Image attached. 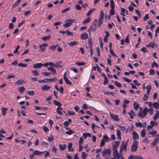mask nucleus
Returning a JSON list of instances; mask_svg holds the SVG:
<instances>
[{
    "mask_svg": "<svg viewBox=\"0 0 159 159\" xmlns=\"http://www.w3.org/2000/svg\"><path fill=\"white\" fill-rule=\"evenodd\" d=\"M148 109L147 107H145L143 111H142V113L143 115H142L141 111H140V112L137 114V116L139 117L142 118H144L146 116L147 114V112H148Z\"/></svg>",
    "mask_w": 159,
    "mask_h": 159,
    "instance_id": "1",
    "label": "nucleus"
},
{
    "mask_svg": "<svg viewBox=\"0 0 159 159\" xmlns=\"http://www.w3.org/2000/svg\"><path fill=\"white\" fill-rule=\"evenodd\" d=\"M76 20L75 19H68L66 20V21L69 22L67 23H66L64 24L63 26L65 28H67L70 26L72 23L75 22Z\"/></svg>",
    "mask_w": 159,
    "mask_h": 159,
    "instance_id": "2",
    "label": "nucleus"
},
{
    "mask_svg": "<svg viewBox=\"0 0 159 159\" xmlns=\"http://www.w3.org/2000/svg\"><path fill=\"white\" fill-rule=\"evenodd\" d=\"M138 142L137 140H134L133 142V144L132 145L131 151L133 152H135L137 150L138 148Z\"/></svg>",
    "mask_w": 159,
    "mask_h": 159,
    "instance_id": "3",
    "label": "nucleus"
},
{
    "mask_svg": "<svg viewBox=\"0 0 159 159\" xmlns=\"http://www.w3.org/2000/svg\"><path fill=\"white\" fill-rule=\"evenodd\" d=\"M125 142L123 141L122 142V144L121 145L120 148V154H121L122 152L125 150V151L127 150V146L124 144Z\"/></svg>",
    "mask_w": 159,
    "mask_h": 159,
    "instance_id": "4",
    "label": "nucleus"
},
{
    "mask_svg": "<svg viewBox=\"0 0 159 159\" xmlns=\"http://www.w3.org/2000/svg\"><path fill=\"white\" fill-rule=\"evenodd\" d=\"M113 154L114 157L115 159H120V155L118 153L117 148H114L113 150Z\"/></svg>",
    "mask_w": 159,
    "mask_h": 159,
    "instance_id": "5",
    "label": "nucleus"
},
{
    "mask_svg": "<svg viewBox=\"0 0 159 159\" xmlns=\"http://www.w3.org/2000/svg\"><path fill=\"white\" fill-rule=\"evenodd\" d=\"M48 45V43H45L40 45L39 46V48H40L39 51L42 52H45L46 50L45 47H47Z\"/></svg>",
    "mask_w": 159,
    "mask_h": 159,
    "instance_id": "6",
    "label": "nucleus"
},
{
    "mask_svg": "<svg viewBox=\"0 0 159 159\" xmlns=\"http://www.w3.org/2000/svg\"><path fill=\"white\" fill-rule=\"evenodd\" d=\"M97 25L95 24H92L91 26L90 27L89 29L87 30V31L90 33V32L91 31L92 32L95 31L97 29Z\"/></svg>",
    "mask_w": 159,
    "mask_h": 159,
    "instance_id": "7",
    "label": "nucleus"
},
{
    "mask_svg": "<svg viewBox=\"0 0 159 159\" xmlns=\"http://www.w3.org/2000/svg\"><path fill=\"white\" fill-rule=\"evenodd\" d=\"M111 152V150L110 149H105L102 152V155L103 157H105L106 156L109 154Z\"/></svg>",
    "mask_w": 159,
    "mask_h": 159,
    "instance_id": "8",
    "label": "nucleus"
},
{
    "mask_svg": "<svg viewBox=\"0 0 159 159\" xmlns=\"http://www.w3.org/2000/svg\"><path fill=\"white\" fill-rule=\"evenodd\" d=\"M133 139L134 140L139 139V135L134 131H133Z\"/></svg>",
    "mask_w": 159,
    "mask_h": 159,
    "instance_id": "9",
    "label": "nucleus"
},
{
    "mask_svg": "<svg viewBox=\"0 0 159 159\" xmlns=\"http://www.w3.org/2000/svg\"><path fill=\"white\" fill-rule=\"evenodd\" d=\"M110 116L112 119L117 121L119 120L118 117L117 115H114L111 113H110Z\"/></svg>",
    "mask_w": 159,
    "mask_h": 159,
    "instance_id": "10",
    "label": "nucleus"
},
{
    "mask_svg": "<svg viewBox=\"0 0 159 159\" xmlns=\"http://www.w3.org/2000/svg\"><path fill=\"white\" fill-rule=\"evenodd\" d=\"M66 145L65 144H60L59 145V147L60 148V149L62 151L65 150V149L66 148Z\"/></svg>",
    "mask_w": 159,
    "mask_h": 159,
    "instance_id": "11",
    "label": "nucleus"
},
{
    "mask_svg": "<svg viewBox=\"0 0 159 159\" xmlns=\"http://www.w3.org/2000/svg\"><path fill=\"white\" fill-rule=\"evenodd\" d=\"M43 66V64L41 63H38L34 65L33 68L35 69L40 68Z\"/></svg>",
    "mask_w": 159,
    "mask_h": 159,
    "instance_id": "12",
    "label": "nucleus"
},
{
    "mask_svg": "<svg viewBox=\"0 0 159 159\" xmlns=\"http://www.w3.org/2000/svg\"><path fill=\"white\" fill-rule=\"evenodd\" d=\"M50 86H48L47 85H43L41 88V89L43 90H48L51 88Z\"/></svg>",
    "mask_w": 159,
    "mask_h": 159,
    "instance_id": "13",
    "label": "nucleus"
},
{
    "mask_svg": "<svg viewBox=\"0 0 159 159\" xmlns=\"http://www.w3.org/2000/svg\"><path fill=\"white\" fill-rule=\"evenodd\" d=\"M88 34L86 33H84L81 35V38L82 39H87L88 38Z\"/></svg>",
    "mask_w": 159,
    "mask_h": 159,
    "instance_id": "14",
    "label": "nucleus"
},
{
    "mask_svg": "<svg viewBox=\"0 0 159 159\" xmlns=\"http://www.w3.org/2000/svg\"><path fill=\"white\" fill-rule=\"evenodd\" d=\"M156 113L155 116L153 117L154 120H156L159 118V112L158 111H156Z\"/></svg>",
    "mask_w": 159,
    "mask_h": 159,
    "instance_id": "15",
    "label": "nucleus"
},
{
    "mask_svg": "<svg viewBox=\"0 0 159 159\" xmlns=\"http://www.w3.org/2000/svg\"><path fill=\"white\" fill-rule=\"evenodd\" d=\"M63 109V108L62 107L59 106L57 107V109L56 110V111L58 114H60V115H62V112L60 111V110L62 111V110Z\"/></svg>",
    "mask_w": 159,
    "mask_h": 159,
    "instance_id": "16",
    "label": "nucleus"
},
{
    "mask_svg": "<svg viewBox=\"0 0 159 159\" xmlns=\"http://www.w3.org/2000/svg\"><path fill=\"white\" fill-rule=\"evenodd\" d=\"M61 63L62 62L61 61L57 62L55 64L54 67L57 68L61 67L62 66V65H61Z\"/></svg>",
    "mask_w": 159,
    "mask_h": 159,
    "instance_id": "17",
    "label": "nucleus"
},
{
    "mask_svg": "<svg viewBox=\"0 0 159 159\" xmlns=\"http://www.w3.org/2000/svg\"><path fill=\"white\" fill-rule=\"evenodd\" d=\"M47 69L48 70H51L53 74H56V69L50 66L47 67Z\"/></svg>",
    "mask_w": 159,
    "mask_h": 159,
    "instance_id": "18",
    "label": "nucleus"
},
{
    "mask_svg": "<svg viewBox=\"0 0 159 159\" xmlns=\"http://www.w3.org/2000/svg\"><path fill=\"white\" fill-rule=\"evenodd\" d=\"M146 89H147V91L146 92V94L147 95H149V93L151 89V87L150 85H148L146 86Z\"/></svg>",
    "mask_w": 159,
    "mask_h": 159,
    "instance_id": "19",
    "label": "nucleus"
},
{
    "mask_svg": "<svg viewBox=\"0 0 159 159\" xmlns=\"http://www.w3.org/2000/svg\"><path fill=\"white\" fill-rule=\"evenodd\" d=\"M155 43L154 42H151L147 45V47H151L152 48H153L155 47Z\"/></svg>",
    "mask_w": 159,
    "mask_h": 159,
    "instance_id": "20",
    "label": "nucleus"
},
{
    "mask_svg": "<svg viewBox=\"0 0 159 159\" xmlns=\"http://www.w3.org/2000/svg\"><path fill=\"white\" fill-rule=\"evenodd\" d=\"M53 102L55 105L58 106V107L62 105V104L60 102L56 100H54L53 101Z\"/></svg>",
    "mask_w": 159,
    "mask_h": 159,
    "instance_id": "21",
    "label": "nucleus"
},
{
    "mask_svg": "<svg viewBox=\"0 0 159 159\" xmlns=\"http://www.w3.org/2000/svg\"><path fill=\"white\" fill-rule=\"evenodd\" d=\"M44 152H45V151L43 152H40V151H39L38 150H35L34 151L33 153H34V155H39L43 153Z\"/></svg>",
    "mask_w": 159,
    "mask_h": 159,
    "instance_id": "22",
    "label": "nucleus"
},
{
    "mask_svg": "<svg viewBox=\"0 0 159 159\" xmlns=\"http://www.w3.org/2000/svg\"><path fill=\"white\" fill-rule=\"evenodd\" d=\"M7 109V108L4 107H2V112L3 116H5L6 115Z\"/></svg>",
    "mask_w": 159,
    "mask_h": 159,
    "instance_id": "23",
    "label": "nucleus"
},
{
    "mask_svg": "<svg viewBox=\"0 0 159 159\" xmlns=\"http://www.w3.org/2000/svg\"><path fill=\"white\" fill-rule=\"evenodd\" d=\"M114 144L113 145L114 148H117L119 145L120 141H115L114 142Z\"/></svg>",
    "mask_w": 159,
    "mask_h": 159,
    "instance_id": "24",
    "label": "nucleus"
},
{
    "mask_svg": "<svg viewBox=\"0 0 159 159\" xmlns=\"http://www.w3.org/2000/svg\"><path fill=\"white\" fill-rule=\"evenodd\" d=\"M153 105L155 109L157 110L159 108V104L157 102H154L153 103Z\"/></svg>",
    "mask_w": 159,
    "mask_h": 159,
    "instance_id": "25",
    "label": "nucleus"
},
{
    "mask_svg": "<svg viewBox=\"0 0 159 159\" xmlns=\"http://www.w3.org/2000/svg\"><path fill=\"white\" fill-rule=\"evenodd\" d=\"M51 38V36L50 35H49L48 36H44L42 38V40L44 41H46L47 40Z\"/></svg>",
    "mask_w": 159,
    "mask_h": 159,
    "instance_id": "26",
    "label": "nucleus"
},
{
    "mask_svg": "<svg viewBox=\"0 0 159 159\" xmlns=\"http://www.w3.org/2000/svg\"><path fill=\"white\" fill-rule=\"evenodd\" d=\"M25 83V82L23 80H18L16 82V84L18 85H20Z\"/></svg>",
    "mask_w": 159,
    "mask_h": 159,
    "instance_id": "27",
    "label": "nucleus"
},
{
    "mask_svg": "<svg viewBox=\"0 0 159 159\" xmlns=\"http://www.w3.org/2000/svg\"><path fill=\"white\" fill-rule=\"evenodd\" d=\"M72 147V143H69L68 146V151L70 152L71 151V152H73L74 150V149L72 148L71 149V148Z\"/></svg>",
    "mask_w": 159,
    "mask_h": 159,
    "instance_id": "28",
    "label": "nucleus"
},
{
    "mask_svg": "<svg viewBox=\"0 0 159 159\" xmlns=\"http://www.w3.org/2000/svg\"><path fill=\"white\" fill-rule=\"evenodd\" d=\"M117 133V138L118 139H119L120 140H121V132L120 131V130L119 129H118L116 131Z\"/></svg>",
    "mask_w": 159,
    "mask_h": 159,
    "instance_id": "29",
    "label": "nucleus"
},
{
    "mask_svg": "<svg viewBox=\"0 0 159 159\" xmlns=\"http://www.w3.org/2000/svg\"><path fill=\"white\" fill-rule=\"evenodd\" d=\"M18 89H19V92L21 93H22L23 92H24L25 90V89L23 86H21L20 87H19L18 88Z\"/></svg>",
    "mask_w": 159,
    "mask_h": 159,
    "instance_id": "30",
    "label": "nucleus"
},
{
    "mask_svg": "<svg viewBox=\"0 0 159 159\" xmlns=\"http://www.w3.org/2000/svg\"><path fill=\"white\" fill-rule=\"evenodd\" d=\"M48 81V78H45L41 80H39V82L41 83H47Z\"/></svg>",
    "mask_w": 159,
    "mask_h": 159,
    "instance_id": "31",
    "label": "nucleus"
},
{
    "mask_svg": "<svg viewBox=\"0 0 159 159\" xmlns=\"http://www.w3.org/2000/svg\"><path fill=\"white\" fill-rule=\"evenodd\" d=\"M78 43V42H76L75 41H74L73 42L69 43L68 45L70 46H73L76 45Z\"/></svg>",
    "mask_w": 159,
    "mask_h": 159,
    "instance_id": "32",
    "label": "nucleus"
},
{
    "mask_svg": "<svg viewBox=\"0 0 159 159\" xmlns=\"http://www.w3.org/2000/svg\"><path fill=\"white\" fill-rule=\"evenodd\" d=\"M95 9V8L91 9L88 12L87 14V16H89Z\"/></svg>",
    "mask_w": 159,
    "mask_h": 159,
    "instance_id": "33",
    "label": "nucleus"
},
{
    "mask_svg": "<svg viewBox=\"0 0 159 159\" xmlns=\"http://www.w3.org/2000/svg\"><path fill=\"white\" fill-rule=\"evenodd\" d=\"M18 66L20 67H25L27 66V64L26 63H23L20 62L18 64Z\"/></svg>",
    "mask_w": 159,
    "mask_h": 159,
    "instance_id": "34",
    "label": "nucleus"
},
{
    "mask_svg": "<svg viewBox=\"0 0 159 159\" xmlns=\"http://www.w3.org/2000/svg\"><path fill=\"white\" fill-rule=\"evenodd\" d=\"M104 18V13L102 10H101L100 11V16L99 19L101 20H103Z\"/></svg>",
    "mask_w": 159,
    "mask_h": 159,
    "instance_id": "35",
    "label": "nucleus"
},
{
    "mask_svg": "<svg viewBox=\"0 0 159 159\" xmlns=\"http://www.w3.org/2000/svg\"><path fill=\"white\" fill-rule=\"evenodd\" d=\"M75 64L77 66H81L85 65V63L84 62H75Z\"/></svg>",
    "mask_w": 159,
    "mask_h": 159,
    "instance_id": "36",
    "label": "nucleus"
},
{
    "mask_svg": "<svg viewBox=\"0 0 159 159\" xmlns=\"http://www.w3.org/2000/svg\"><path fill=\"white\" fill-rule=\"evenodd\" d=\"M69 131H66V133L67 134H68L69 135H70L72 134H73L74 132V130H70V129H69Z\"/></svg>",
    "mask_w": 159,
    "mask_h": 159,
    "instance_id": "37",
    "label": "nucleus"
},
{
    "mask_svg": "<svg viewBox=\"0 0 159 159\" xmlns=\"http://www.w3.org/2000/svg\"><path fill=\"white\" fill-rule=\"evenodd\" d=\"M90 20V18L89 17L86 18L85 20H84L83 22L84 24H86L89 22Z\"/></svg>",
    "mask_w": 159,
    "mask_h": 159,
    "instance_id": "38",
    "label": "nucleus"
},
{
    "mask_svg": "<svg viewBox=\"0 0 159 159\" xmlns=\"http://www.w3.org/2000/svg\"><path fill=\"white\" fill-rule=\"evenodd\" d=\"M64 79L66 84L69 85H70L72 84V83L67 78H65Z\"/></svg>",
    "mask_w": 159,
    "mask_h": 159,
    "instance_id": "39",
    "label": "nucleus"
},
{
    "mask_svg": "<svg viewBox=\"0 0 159 159\" xmlns=\"http://www.w3.org/2000/svg\"><path fill=\"white\" fill-rule=\"evenodd\" d=\"M134 107L135 110H137L139 107V105L136 102H134L133 103Z\"/></svg>",
    "mask_w": 159,
    "mask_h": 159,
    "instance_id": "40",
    "label": "nucleus"
},
{
    "mask_svg": "<svg viewBox=\"0 0 159 159\" xmlns=\"http://www.w3.org/2000/svg\"><path fill=\"white\" fill-rule=\"evenodd\" d=\"M87 154H86L84 152H82L81 157L83 159H85L87 157Z\"/></svg>",
    "mask_w": 159,
    "mask_h": 159,
    "instance_id": "41",
    "label": "nucleus"
},
{
    "mask_svg": "<svg viewBox=\"0 0 159 159\" xmlns=\"http://www.w3.org/2000/svg\"><path fill=\"white\" fill-rule=\"evenodd\" d=\"M67 36H72L73 35V33L70 32L69 30H67L66 31Z\"/></svg>",
    "mask_w": 159,
    "mask_h": 159,
    "instance_id": "42",
    "label": "nucleus"
},
{
    "mask_svg": "<svg viewBox=\"0 0 159 159\" xmlns=\"http://www.w3.org/2000/svg\"><path fill=\"white\" fill-rule=\"evenodd\" d=\"M103 139H104L105 140H106V141L107 142L110 140V139L107 137V135H105L103 137Z\"/></svg>",
    "mask_w": 159,
    "mask_h": 159,
    "instance_id": "43",
    "label": "nucleus"
},
{
    "mask_svg": "<svg viewBox=\"0 0 159 159\" xmlns=\"http://www.w3.org/2000/svg\"><path fill=\"white\" fill-rule=\"evenodd\" d=\"M57 44L55 45H53L49 47V49L52 51H54L55 49L57 47Z\"/></svg>",
    "mask_w": 159,
    "mask_h": 159,
    "instance_id": "44",
    "label": "nucleus"
},
{
    "mask_svg": "<svg viewBox=\"0 0 159 159\" xmlns=\"http://www.w3.org/2000/svg\"><path fill=\"white\" fill-rule=\"evenodd\" d=\"M110 2H111L110 7H111V8H114L115 5H114V3L113 0H111Z\"/></svg>",
    "mask_w": 159,
    "mask_h": 159,
    "instance_id": "45",
    "label": "nucleus"
},
{
    "mask_svg": "<svg viewBox=\"0 0 159 159\" xmlns=\"http://www.w3.org/2000/svg\"><path fill=\"white\" fill-rule=\"evenodd\" d=\"M113 8H111L110 10V13L111 15H114L115 14V11Z\"/></svg>",
    "mask_w": 159,
    "mask_h": 159,
    "instance_id": "46",
    "label": "nucleus"
},
{
    "mask_svg": "<svg viewBox=\"0 0 159 159\" xmlns=\"http://www.w3.org/2000/svg\"><path fill=\"white\" fill-rule=\"evenodd\" d=\"M103 20H101V19H98V26L99 27H100L101 25L103 23Z\"/></svg>",
    "mask_w": 159,
    "mask_h": 159,
    "instance_id": "47",
    "label": "nucleus"
},
{
    "mask_svg": "<svg viewBox=\"0 0 159 159\" xmlns=\"http://www.w3.org/2000/svg\"><path fill=\"white\" fill-rule=\"evenodd\" d=\"M148 106L149 108V109H153V103L151 102H148Z\"/></svg>",
    "mask_w": 159,
    "mask_h": 159,
    "instance_id": "48",
    "label": "nucleus"
},
{
    "mask_svg": "<svg viewBox=\"0 0 159 159\" xmlns=\"http://www.w3.org/2000/svg\"><path fill=\"white\" fill-rule=\"evenodd\" d=\"M114 84L115 85H116V86H117L119 88H121V84L119 83V82H118L117 81H115Z\"/></svg>",
    "mask_w": 159,
    "mask_h": 159,
    "instance_id": "49",
    "label": "nucleus"
},
{
    "mask_svg": "<svg viewBox=\"0 0 159 159\" xmlns=\"http://www.w3.org/2000/svg\"><path fill=\"white\" fill-rule=\"evenodd\" d=\"M31 72L35 76H37L39 75V73L37 70H32Z\"/></svg>",
    "mask_w": 159,
    "mask_h": 159,
    "instance_id": "50",
    "label": "nucleus"
},
{
    "mask_svg": "<svg viewBox=\"0 0 159 159\" xmlns=\"http://www.w3.org/2000/svg\"><path fill=\"white\" fill-rule=\"evenodd\" d=\"M20 2L17 0L16 2L12 5V7H14L18 5Z\"/></svg>",
    "mask_w": 159,
    "mask_h": 159,
    "instance_id": "51",
    "label": "nucleus"
},
{
    "mask_svg": "<svg viewBox=\"0 0 159 159\" xmlns=\"http://www.w3.org/2000/svg\"><path fill=\"white\" fill-rule=\"evenodd\" d=\"M20 48V46L19 45H18L16 48L15 49V50L14 51V52H13V53H14V54H16V53H17L18 54L19 53V52H18V50L19 49V48Z\"/></svg>",
    "mask_w": 159,
    "mask_h": 159,
    "instance_id": "52",
    "label": "nucleus"
},
{
    "mask_svg": "<svg viewBox=\"0 0 159 159\" xmlns=\"http://www.w3.org/2000/svg\"><path fill=\"white\" fill-rule=\"evenodd\" d=\"M57 80V79L56 77H53L52 78V79H48V81H50V82H53V81H56Z\"/></svg>",
    "mask_w": 159,
    "mask_h": 159,
    "instance_id": "53",
    "label": "nucleus"
},
{
    "mask_svg": "<svg viewBox=\"0 0 159 159\" xmlns=\"http://www.w3.org/2000/svg\"><path fill=\"white\" fill-rule=\"evenodd\" d=\"M121 12L120 13L121 15H122L123 16H125V15L124 14V12L125 11V9H124L123 8H121Z\"/></svg>",
    "mask_w": 159,
    "mask_h": 159,
    "instance_id": "54",
    "label": "nucleus"
},
{
    "mask_svg": "<svg viewBox=\"0 0 159 159\" xmlns=\"http://www.w3.org/2000/svg\"><path fill=\"white\" fill-rule=\"evenodd\" d=\"M145 130L143 129L141 132V135L142 137H144L145 135Z\"/></svg>",
    "mask_w": 159,
    "mask_h": 159,
    "instance_id": "55",
    "label": "nucleus"
},
{
    "mask_svg": "<svg viewBox=\"0 0 159 159\" xmlns=\"http://www.w3.org/2000/svg\"><path fill=\"white\" fill-rule=\"evenodd\" d=\"M15 75H13V74H12L11 75H9L7 76V79H11L12 78H14L15 77Z\"/></svg>",
    "mask_w": 159,
    "mask_h": 159,
    "instance_id": "56",
    "label": "nucleus"
},
{
    "mask_svg": "<svg viewBox=\"0 0 159 159\" xmlns=\"http://www.w3.org/2000/svg\"><path fill=\"white\" fill-rule=\"evenodd\" d=\"M153 136H155L157 134V131L156 130H153L152 132L148 133Z\"/></svg>",
    "mask_w": 159,
    "mask_h": 159,
    "instance_id": "57",
    "label": "nucleus"
},
{
    "mask_svg": "<svg viewBox=\"0 0 159 159\" xmlns=\"http://www.w3.org/2000/svg\"><path fill=\"white\" fill-rule=\"evenodd\" d=\"M75 9L77 10H81V7L79 4H77L76 5Z\"/></svg>",
    "mask_w": 159,
    "mask_h": 159,
    "instance_id": "58",
    "label": "nucleus"
},
{
    "mask_svg": "<svg viewBox=\"0 0 159 159\" xmlns=\"http://www.w3.org/2000/svg\"><path fill=\"white\" fill-rule=\"evenodd\" d=\"M27 93L30 95H33L34 94V93L33 91H28Z\"/></svg>",
    "mask_w": 159,
    "mask_h": 159,
    "instance_id": "59",
    "label": "nucleus"
},
{
    "mask_svg": "<svg viewBox=\"0 0 159 159\" xmlns=\"http://www.w3.org/2000/svg\"><path fill=\"white\" fill-rule=\"evenodd\" d=\"M31 12V11L30 10H29L25 11L24 12V15L25 16H27L29 14H30Z\"/></svg>",
    "mask_w": 159,
    "mask_h": 159,
    "instance_id": "60",
    "label": "nucleus"
},
{
    "mask_svg": "<svg viewBox=\"0 0 159 159\" xmlns=\"http://www.w3.org/2000/svg\"><path fill=\"white\" fill-rule=\"evenodd\" d=\"M155 71L153 69H151L149 71V75H154L155 74Z\"/></svg>",
    "mask_w": 159,
    "mask_h": 159,
    "instance_id": "61",
    "label": "nucleus"
},
{
    "mask_svg": "<svg viewBox=\"0 0 159 159\" xmlns=\"http://www.w3.org/2000/svg\"><path fill=\"white\" fill-rule=\"evenodd\" d=\"M110 52L111 54L114 57H117V56L116 55L115 53L113 52L112 50H110Z\"/></svg>",
    "mask_w": 159,
    "mask_h": 159,
    "instance_id": "62",
    "label": "nucleus"
},
{
    "mask_svg": "<svg viewBox=\"0 0 159 159\" xmlns=\"http://www.w3.org/2000/svg\"><path fill=\"white\" fill-rule=\"evenodd\" d=\"M135 124L137 127H142V124L141 122L136 123Z\"/></svg>",
    "mask_w": 159,
    "mask_h": 159,
    "instance_id": "63",
    "label": "nucleus"
},
{
    "mask_svg": "<svg viewBox=\"0 0 159 159\" xmlns=\"http://www.w3.org/2000/svg\"><path fill=\"white\" fill-rule=\"evenodd\" d=\"M134 157V159H143L142 157L139 156H135Z\"/></svg>",
    "mask_w": 159,
    "mask_h": 159,
    "instance_id": "64",
    "label": "nucleus"
}]
</instances>
